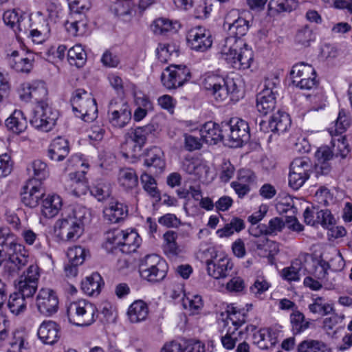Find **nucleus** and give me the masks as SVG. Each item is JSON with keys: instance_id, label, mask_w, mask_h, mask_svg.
Segmentation results:
<instances>
[{"instance_id": "nucleus-1", "label": "nucleus", "mask_w": 352, "mask_h": 352, "mask_svg": "<svg viewBox=\"0 0 352 352\" xmlns=\"http://www.w3.org/2000/svg\"><path fill=\"white\" fill-rule=\"evenodd\" d=\"M246 316L243 309L235 304L228 305L225 313L218 318V326L221 333V342L227 350H232L245 334L244 327Z\"/></svg>"}, {"instance_id": "nucleus-2", "label": "nucleus", "mask_w": 352, "mask_h": 352, "mask_svg": "<svg viewBox=\"0 0 352 352\" xmlns=\"http://www.w3.org/2000/svg\"><path fill=\"white\" fill-rule=\"evenodd\" d=\"M89 216V210L83 206H76L62 214L54 225L55 236L62 241H77L83 234Z\"/></svg>"}, {"instance_id": "nucleus-3", "label": "nucleus", "mask_w": 352, "mask_h": 352, "mask_svg": "<svg viewBox=\"0 0 352 352\" xmlns=\"http://www.w3.org/2000/svg\"><path fill=\"white\" fill-rule=\"evenodd\" d=\"M221 59L231 68L244 71L250 69L254 61V53L243 39L234 36L226 38L219 45Z\"/></svg>"}, {"instance_id": "nucleus-4", "label": "nucleus", "mask_w": 352, "mask_h": 352, "mask_svg": "<svg viewBox=\"0 0 352 352\" xmlns=\"http://www.w3.org/2000/svg\"><path fill=\"white\" fill-rule=\"evenodd\" d=\"M70 323L77 327H88L98 318V309L95 305L85 299L72 302L67 308Z\"/></svg>"}, {"instance_id": "nucleus-5", "label": "nucleus", "mask_w": 352, "mask_h": 352, "mask_svg": "<svg viewBox=\"0 0 352 352\" xmlns=\"http://www.w3.org/2000/svg\"><path fill=\"white\" fill-rule=\"evenodd\" d=\"M71 104L76 116L85 122L96 118L98 107L92 94L83 89H76L71 98Z\"/></svg>"}, {"instance_id": "nucleus-6", "label": "nucleus", "mask_w": 352, "mask_h": 352, "mask_svg": "<svg viewBox=\"0 0 352 352\" xmlns=\"http://www.w3.org/2000/svg\"><path fill=\"white\" fill-rule=\"evenodd\" d=\"M203 86L210 91L218 102L226 100L230 96L237 91L236 83L232 78H223L214 74H208L206 76Z\"/></svg>"}, {"instance_id": "nucleus-7", "label": "nucleus", "mask_w": 352, "mask_h": 352, "mask_svg": "<svg viewBox=\"0 0 352 352\" xmlns=\"http://www.w3.org/2000/svg\"><path fill=\"white\" fill-rule=\"evenodd\" d=\"M167 264L162 257L155 254H148L142 258L139 265V272L142 279L149 282L163 280L167 274Z\"/></svg>"}, {"instance_id": "nucleus-8", "label": "nucleus", "mask_w": 352, "mask_h": 352, "mask_svg": "<svg viewBox=\"0 0 352 352\" xmlns=\"http://www.w3.org/2000/svg\"><path fill=\"white\" fill-rule=\"evenodd\" d=\"M223 140L231 147L242 146L249 140L248 124L239 118H232L228 122L222 124Z\"/></svg>"}, {"instance_id": "nucleus-9", "label": "nucleus", "mask_w": 352, "mask_h": 352, "mask_svg": "<svg viewBox=\"0 0 352 352\" xmlns=\"http://www.w3.org/2000/svg\"><path fill=\"white\" fill-rule=\"evenodd\" d=\"M131 116L130 105L124 99L116 98L109 102L107 120L112 127L116 129L125 127L129 124Z\"/></svg>"}, {"instance_id": "nucleus-10", "label": "nucleus", "mask_w": 352, "mask_h": 352, "mask_svg": "<svg viewBox=\"0 0 352 352\" xmlns=\"http://www.w3.org/2000/svg\"><path fill=\"white\" fill-rule=\"evenodd\" d=\"M58 116L57 110L50 107L47 102H43L35 107L30 123L38 131L49 132L56 124Z\"/></svg>"}, {"instance_id": "nucleus-11", "label": "nucleus", "mask_w": 352, "mask_h": 352, "mask_svg": "<svg viewBox=\"0 0 352 352\" xmlns=\"http://www.w3.org/2000/svg\"><path fill=\"white\" fill-rule=\"evenodd\" d=\"M290 76L293 83L300 89L311 90L318 86L316 72L309 64L300 63L294 65Z\"/></svg>"}, {"instance_id": "nucleus-12", "label": "nucleus", "mask_w": 352, "mask_h": 352, "mask_svg": "<svg viewBox=\"0 0 352 352\" xmlns=\"http://www.w3.org/2000/svg\"><path fill=\"white\" fill-rule=\"evenodd\" d=\"M19 98L28 102L34 100L37 105L47 102L46 99L48 90L46 84L42 80H34L22 82L17 90Z\"/></svg>"}, {"instance_id": "nucleus-13", "label": "nucleus", "mask_w": 352, "mask_h": 352, "mask_svg": "<svg viewBox=\"0 0 352 352\" xmlns=\"http://www.w3.org/2000/svg\"><path fill=\"white\" fill-rule=\"evenodd\" d=\"M279 84L277 77H267L264 82L263 89L257 95L256 109L262 115L272 112L276 107L275 89Z\"/></svg>"}, {"instance_id": "nucleus-14", "label": "nucleus", "mask_w": 352, "mask_h": 352, "mask_svg": "<svg viewBox=\"0 0 352 352\" xmlns=\"http://www.w3.org/2000/svg\"><path fill=\"white\" fill-rule=\"evenodd\" d=\"M7 59L12 69L19 73L28 74L33 68L34 54L21 47L19 49L9 50Z\"/></svg>"}, {"instance_id": "nucleus-15", "label": "nucleus", "mask_w": 352, "mask_h": 352, "mask_svg": "<svg viewBox=\"0 0 352 352\" xmlns=\"http://www.w3.org/2000/svg\"><path fill=\"white\" fill-rule=\"evenodd\" d=\"M40 269L36 265H30L20 276L16 287L17 293L26 298H30L36 293L40 278Z\"/></svg>"}, {"instance_id": "nucleus-16", "label": "nucleus", "mask_w": 352, "mask_h": 352, "mask_svg": "<svg viewBox=\"0 0 352 352\" xmlns=\"http://www.w3.org/2000/svg\"><path fill=\"white\" fill-rule=\"evenodd\" d=\"M182 169L203 183L209 182L213 179L208 163L199 157H186L182 164Z\"/></svg>"}, {"instance_id": "nucleus-17", "label": "nucleus", "mask_w": 352, "mask_h": 352, "mask_svg": "<svg viewBox=\"0 0 352 352\" xmlns=\"http://www.w3.org/2000/svg\"><path fill=\"white\" fill-rule=\"evenodd\" d=\"M188 46L196 52H205L212 45V37L210 32L202 26L191 28L186 36Z\"/></svg>"}, {"instance_id": "nucleus-18", "label": "nucleus", "mask_w": 352, "mask_h": 352, "mask_svg": "<svg viewBox=\"0 0 352 352\" xmlns=\"http://www.w3.org/2000/svg\"><path fill=\"white\" fill-rule=\"evenodd\" d=\"M206 265L207 274L214 279L226 278L233 268L231 259L221 254L206 259Z\"/></svg>"}, {"instance_id": "nucleus-19", "label": "nucleus", "mask_w": 352, "mask_h": 352, "mask_svg": "<svg viewBox=\"0 0 352 352\" xmlns=\"http://www.w3.org/2000/svg\"><path fill=\"white\" fill-rule=\"evenodd\" d=\"M190 78V69L185 65L168 67L162 75V82L167 89H175L184 85Z\"/></svg>"}, {"instance_id": "nucleus-20", "label": "nucleus", "mask_w": 352, "mask_h": 352, "mask_svg": "<svg viewBox=\"0 0 352 352\" xmlns=\"http://www.w3.org/2000/svg\"><path fill=\"white\" fill-rule=\"evenodd\" d=\"M58 298L51 289L42 288L38 293L36 305L38 312L45 316H51L58 309Z\"/></svg>"}, {"instance_id": "nucleus-21", "label": "nucleus", "mask_w": 352, "mask_h": 352, "mask_svg": "<svg viewBox=\"0 0 352 352\" xmlns=\"http://www.w3.org/2000/svg\"><path fill=\"white\" fill-rule=\"evenodd\" d=\"M126 91L133 95L134 102L138 106L133 113V120L139 122L146 116L148 111L153 110V103L148 97L133 84L126 85Z\"/></svg>"}, {"instance_id": "nucleus-22", "label": "nucleus", "mask_w": 352, "mask_h": 352, "mask_svg": "<svg viewBox=\"0 0 352 352\" xmlns=\"http://www.w3.org/2000/svg\"><path fill=\"white\" fill-rule=\"evenodd\" d=\"M28 14L19 8H12L5 10L2 19L5 25L11 29L18 38L22 36L25 31V21Z\"/></svg>"}, {"instance_id": "nucleus-23", "label": "nucleus", "mask_w": 352, "mask_h": 352, "mask_svg": "<svg viewBox=\"0 0 352 352\" xmlns=\"http://www.w3.org/2000/svg\"><path fill=\"white\" fill-rule=\"evenodd\" d=\"M44 195L42 182L29 179L21 193V201L26 206L34 208L38 206Z\"/></svg>"}, {"instance_id": "nucleus-24", "label": "nucleus", "mask_w": 352, "mask_h": 352, "mask_svg": "<svg viewBox=\"0 0 352 352\" xmlns=\"http://www.w3.org/2000/svg\"><path fill=\"white\" fill-rule=\"evenodd\" d=\"M65 188L69 194L76 197L85 195L89 190L85 170L69 173L65 180Z\"/></svg>"}, {"instance_id": "nucleus-25", "label": "nucleus", "mask_w": 352, "mask_h": 352, "mask_svg": "<svg viewBox=\"0 0 352 352\" xmlns=\"http://www.w3.org/2000/svg\"><path fill=\"white\" fill-rule=\"evenodd\" d=\"M7 248V265L13 270H20L28 262L29 254L21 243H10Z\"/></svg>"}, {"instance_id": "nucleus-26", "label": "nucleus", "mask_w": 352, "mask_h": 352, "mask_svg": "<svg viewBox=\"0 0 352 352\" xmlns=\"http://www.w3.org/2000/svg\"><path fill=\"white\" fill-rule=\"evenodd\" d=\"M89 256V252L80 245H72L67 250V257L69 265L65 267L67 276H76L78 273L77 267L82 265L87 258Z\"/></svg>"}, {"instance_id": "nucleus-27", "label": "nucleus", "mask_w": 352, "mask_h": 352, "mask_svg": "<svg viewBox=\"0 0 352 352\" xmlns=\"http://www.w3.org/2000/svg\"><path fill=\"white\" fill-rule=\"evenodd\" d=\"M223 27L234 37L242 36L248 32L250 21L243 16H238L234 11L229 12L225 17Z\"/></svg>"}, {"instance_id": "nucleus-28", "label": "nucleus", "mask_w": 352, "mask_h": 352, "mask_svg": "<svg viewBox=\"0 0 352 352\" xmlns=\"http://www.w3.org/2000/svg\"><path fill=\"white\" fill-rule=\"evenodd\" d=\"M63 206L60 195L56 192L45 194L41 202V214L46 219H52L57 216Z\"/></svg>"}, {"instance_id": "nucleus-29", "label": "nucleus", "mask_w": 352, "mask_h": 352, "mask_svg": "<svg viewBox=\"0 0 352 352\" xmlns=\"http://www.w3.org/2000/svg\"><path fill=\"white\" fill-rule=\"evenodd\" d=\"M206 352V345L199 340L171 341L166 342L160 352Z\"/></svg>"}, {"instance_id": "nucleus-30", "label": "nucleus", "mask_w": 352, "mask_h": 352, "mask_svg": "<svg viewBox=\"0 0 352 352\" xmlns=\"http://www.w3.org/2000/svg\"><path fill=\"white\" fill-rule=\"evenodd\" d=\"M10 325L8 329V337L0 347L8 342V346L6 352H27L28 345V336L25 332L21 330H15L11 336L9 335Z\"/></svg>"}, {"instance_id": "nucleus-31", "label": "nucleus", "mask_w": 352, "mask_h": 352, "mask_svg": "<svg viewBox=\"0 0 352 352\" xmlns=\"http://www.w3.org/2000/svg\"><path fill=\"white\" fill-rule=\"evenodd\" d=\"M39 339L45 344H53L60 338V327L57 323L52 320L43 322L37 331Z\"/></svg>"}, {"instance_id": "nucleus-32", "label": "nucleus", "mask_w": 352, "mask_h": 352, "mask_svg": "<svg viewBox=\"0 0 352 352\" xmlns=\"http://www.w3.org/2000/svg\"><path fill=\"white\" fill-rule=\"evenodd\" d=\"M69 153L68 141L62 137H57L50 144L47 148V157L52 161H63Z\"/></svg>"}, {"instance_id": "nucleus-33", "label": "nucleus", "mask_w": 352, "mask_h": 352, "mask_svg": "<svg viewBox=\"0 0 352 352\" xmlns=\"http://www.w3.org/2000/svg\"><path fill=\"white\" fill-rule=\"evenodd\" d=\"M7 130L14 134L19 135L28 128V121L25 113L20 109L14 110L5 120Z\"/></svg>"}, {"instance_id": "nucleus-34", "label": "nucleus", "mask_w": 352, "mask_h": 352, "mask_svg": "<svg viewBox=\"0 0 352 352\" xmlns=\"http://www.w3.org/2000/svg\"><path fill=\"white\" fill-rule=\"evenodd\" d=\"M144 164L155 169V174H160L165 170L166 160L163 151L159 147H153L148 151Z\"/></svg>"}, {"instance_id": "nucleus-35", "label": "nucleus", "mask_w": 352, "mask_h": 352, "mask_svg": "<svg viewBox=\"0 0 352 352\" xmlns=\"http://www.w3.org/2000/svg\"><path fill=\"white\" fill-rule=\"evenodd\" d=\"M120 250L126 254L135 252L142 243V239L134 229L123 230Z\"/></svg>"}, {"instance_id": "nucleus-36", "label": "nucleus", "mask_w": 352, "mask_h": 352, "mask_svg": "<svg viewBox=\"0 0 352 352\" xmlns=\"http://www.w3.org/2000/svg\"><path fill=\"white\" fill-rule=\"evenodd\" d=\"M181 28L180 23L176 20L165 17H160L154 20L151 25L152 32L156 35L167 33H175Z\"/></svg>"}, {"instance_id": "nucleus-37", "label": "nucleus", "mask_w": 352, "mask_h": 352, "mask_svg": "<svg viewBox=\"0 0 352 352\" xmlns=\"http://www.w3.org/2000/svg\"><path fill=\"white\" fill-rule=\"evenodd\" d=\"M127 207L116 201L110 202L103 210L104 217L108 221L116 223L124 219L127 215Z\"/></svg>"}, {"instance_id": "nucleus-38", "label": "nucleus", "mask_w": 352, "mask_h": 352, "mask_svg": "<svg viewBox=\"0 0 352 352\" xmlns=\"http://www.w3.org/2000/svg\"><path fill=\"white\" fill-rule=\"evenodd\" d=\"M199 133L203 142L209 144H215L223 139L222 129L213 122H206L199 129Z\"/></svg>"}, {"instance_id": "nucleus-39", "label": "nucleus", "mask_w": 352, "mask_h": 352, "mask_svg": "<svg viewBox=\"0 0 352 352\" xmlns=\"http://www.w3.org/2000/svg\"><path fill=\"white\" fill-rule=\"evenodd\" d=\"M103 285L102 276L96 272L86 276L81 282L82 292L91 296H98Z\"/></svg>"}, {"instance_id": "nucleus-40", "label": "nucleus", "mask_w": 352, "mask_h": 352, "mask_svg": "<svg viewBox=\"0 0 352 352\" xmlns=\"http://www.w3.org/2000/svg\"><path fill=\"white\" fill-rule=\"evenodd\" d=\"M118 184L125 190H132L138 184V177L135 171L130 168H120L117 174Z\"/></svg>"}, {"instance_id": "nucleus-41", "label": "nucleus", "mask_w": 352, "mask_h": 352, "mask_svg": "<svg viewBox=\"0 0 352 352\" xmlns=\"http://www.w3.org/2000/svg\"><path fill=\"white\" fill-rule=\"evenodd\" d=\"M177 234L174 231H168L163 235L162 248L168 257H176L182 254V248L177 243Z\"/></svg>"}, {"instance_id": "nucleus-42", "label": "nucleus", "mask_w": 352, "mask_h": 352, "mask_svg": "<svg viewBox=\"0 0 352 352\" xmlns=\"http://www.w3.org/2000/svg\"><path fill=\"white\" fill-rule=\"evenodd\" d=\"M148 314V307L146 303L142 300H135L129 307L127 316L132 323H138L146 319Z\"/></svg>"}, {"instance_id": "nucleus-43", "label": "nucleus", "mask_w": 352, "mask_h": 352, "mask_svg": "<svg viewBox=\"0 0 352 352\" xmlns=\"http://www.w3.org/2000/svg\"><path fill=\"white\" fill-rule=\"evenodd\" d=\"M25 25L26 30L22 34H27L28 30H51L49 21L45 18L41 11L28 15Z\"/></svg>"}, {"instance_id": "nucleus-44", "label": "nucleus", "mask_w": 352, "mask_h": 352, "mask_svg": "<svg viewBox=\"0 0 352 352\" xmlns=\"http://www.w3.org/2000/svg\"><path fill=\"white\" fill-rule=\"evenodd\" d=\"M313 89L314 93L306 97L309 110L318 111L324 109L328 104L327 97L324 91L318 87Z\"/></svg>"}, {"instance_id": "nucleus-45", "label": "nucleus", "mask_w": 352, "mask_h": 352, "mask_svg": "<svg viewBox=\"0 0 352 352\" xmlns=\"http://www.w3.org/2000/svg\"><path fill=\"white\" fill-rule=\"evenodd\" d=\"M290 126L289 115L283 111H277L269 120V127L272 131L284 133L287 131Z\"/></svg>"}, {"instance_id": "nucleus-46", "label": "nucleus", "mask_w": 352, "mask_h": 352, "mask_svg": "<svg viewBox=\"0 0 352 352\" xmlns=\"http://www.w3.org/2000/svg\"><path fill=\"white\" fill-rule=\"evenodd\" d=\"M351 123L350 117L344 110H340L337 119L331 122L328 127V132L331 137L342 135Z\"/></svg>"}, {"instance_id": "nucleus-47", "label": "nucleus", "mask_w": 352, "mask_h": 352, "mask_svg": "<svg viewBox=\"0 0 352 352\" xmlns=\"http://www.w3.org/2000/svg\"><path fill=\"white\" fill-rule=\"evenodd\" d=\"M317 162L316 164V169H320L322 174H326L329 172V166L327 163L333 156H335L331 148L324 145L318 148L315 154Z\"/></svg>"}, {"instance_id": "nucleus-48", "label": "nucleus", "mask_w": 352, "mask_h": 352, "mask_svg": "<svg viewBox=\"0 0 352 352\" xmlns=\"http://www.w3.org/2000/svg\"><path fill=\"white\" fill-rule=\"evenodd\" d=\"M67 61L69 65L76 67H82L87 61L86 52L80 44H76L69 49H67Z\"/></svg>"}, {"instance_id": "nucleus-49", "label": "nucleus", "mask_w": 352, "mask_h": 352, "mask_svg": "<svg viewBox=\"0 0 352 352\" xmlns=\"http://www.w3.org/2000/svg\"><path fill=\"white\" fill-rule=\"evenodd\" d=\"M308 309L311 313L320 316L331 314L334 310L333 304L327 302L321 296L312 298L311 302L308 305Z\"/></svg>"}, {"instance_id": "nucleus-50", "label": "nucleus", "mask_w": 352, "mask_h": 352, "mask_svg": "<svg viewBox=\"0 0 352 352\" xmlns=\"http://www.w3.org/2000/svg\"><path fill=\"white\" fill-rule=\"evenodd\" d=\"M155 127L152 124H147L131 129L126 135V139L138 143L144 146L146 144L147 136L154 131Z\"/></svg>"}, {"instance_id": "nucleus-51", "label": "nucleus", "mask_w": 352, "mask_h": 352, "mask_svg": "<svg viewBox=\"0 0 352 352\" xmlns=\"http://www.w3.org/2000/svg\"><path fill=\"white\" fill-rule=\"evenodd\" d=\"M89 168L87 159L80 153L72 155L66 162L65 165V172L81 171L85 170V173Z\"/></svg>"}, {"instance_id": "nucleus-52", "label": "nucleus", "mask_w": 352, "mask_h": 352, "mask_svg": "<svg viewBox=\"0 0 352 352\" xmlns=\"http://www.w3.org/2000/svg\"><path fill=\"white\" fill-rule=\"evenodd\" d=\"M331 149L336 157L345 158L350 153L351 148L344 135L331 137Z\"/></svg>"}, {"instance_id": "nucleus-53", "label": "nucleus", "mask_w": 352, "mask_h": 352, "mask_svg": "<svg viewBox=\"0 0 352 352\" xmlns=\"http://www.w3.org/2000/svg\"><path fill=\"white\" fill-rule=\"evenodd\" d=\"M245 228V222L243 219L234 217L230 223L225 225L222 228L216 231V234L219 238L230 237L234 232H239Z\"/></svg>"}, {"instance_id": "nucleus-54", "label": "nucleus", "mask_w": 352, "mask_h": 352, "mask_svg": "<svg viewBox=\"0 0 352 352\" xmlns=\"http://www.w3.org/2000/svg\"><path fill=\"white\" fill-rule=\"evenodd\" d=\"M28 171L30 175L34 177L32 179H36L41 182L50 175L47 164L40 160H34L28 167Z\"/></svg>"}, {"instance_id": "nucleus-55", "label": "nucleus", "mask_w": 352, "mask_h": 352, "mask_svg": "<svg viewBox=\"0 0 352 352\" xmlns=\"http://www.w3.org/2000/svg\"><path fill=\"white\" fill-rule=\"evenodd\" d=\"M156 52L158 59L162 63H166L178 56V46L174 43H160Z\"/></svg>"}, {"instance_id": "nucleus-56", "label": "nucleus", "mask_w": 352, "mask_h": 352, "mask_svg": "<svg viewBox=\"0 0 352 352\" xmlns=\"http://www.w3.org/2000/svg\"><path fill=\"white\" fill-rule=\"evenodd\" d=\"M67 32L73 36H82L87 33V22L84 16L78 20L69 19L65 23Z\"/></svg>"}, {"instance_id": "nucleus-57", "label": "nucleus", "mask_w": 352, "mask_h": 352, "mask_svg": "<svg viewBox=\"0 0 352 352\" xmlns=\"http://www.w3.org/2000/svg\"><path fill=\"white\" fill-rule=\"evenodd\" d=\"M25 298L17 292H14L10 295L8 307L12 314L19 316L26 310L27 303Z\"/></svg>"}, {"instance_id": "nucleus-58", "label": "nucleus", "mask_w": 352, "mask_h": 352, "mask_svg": "<svg viewBox=\"0 0 352 352\" xmlns=\"http://www.w3.org/2000/svg\"><path fill=\"white\" fill-rule=\"evenodd\" d=\"M143 147L126 138L124 143L122 145V154L125 158L130 159L131 162H135L141 156Z\"/></svg>"}, {"instance_id": "nucleus-59", "label": "nucleus", "mask_w": 352, "mask_h": 352, "mask_svg": "<svg viewBox=\"0 0 352 352\" xmlns=\"http://www.w3.org/2000/svg\"><path fill=\"white\" fill-rule=\"evenodd\" d=\"M254 243L257 250H261L264 256H274L279 252L278 243L265 237L257 239Z\"/></svg>"}, {"instance_id": "nucleus-60", "label": "nucleus", "mask_w": 352, "mask_h": 352, "mask_svg": "<svg viewBox=\"0 0 352 352\" xmlns=\"http://www.w3.org/2000/svg\"><path fill=\"white\" fill-rule=\"evenodd\" d=\"M140 179L144 190L150 197L154 198L156 201H159L160 199V192L157 187L155 179L146 173L142 174Z\"/></svg>"}, {"instance_id": "nucleus-61", "label": "nucleus", "mask_w": 352, "mask_h": 352, "mask_svg": "<svg viewBox=\"0 0 352 352\" xmlns=\"http://www.w3.org/2000/svg\"><path fill=\"white\" fill-rule=\"evenodd\" d=\"M49 23H56L63 16V9L60 3L48 2L45 10L41 11Z\"/></svg>"}, {"instance_id": "nucleus-62", "label": "nucleus", "mask_w": 352, "mask_h": 352, "mask_svg": "<svg viewBox=\"0 0 352 352\" xmlns=\"http://www.w3.org/2000/svg\"><path fill=\"white\" fill-rule=\"evenodd\" d=\"M246 287L244 280L239 276H234L230 279L226 284H222L219 287V290L222 292L240 293Z\"/></svg>"}, {"instance_id": "nucleus-63", "label": "nucleus", "mask_w": 352, "mask_h": 352, "mask_svg": "<svg viewBox=\"0 0 352 352\" xmlns=\"http://www.w3.org/2000/svg\"><path fill=\"white\" fill-rule=\"evenodd\" d=\"M122 232L123 230L116 229L109 230L106 233L104 246L107 250L110 251L116 248H121Z\"/></svg>"}, {"instance_id": "nucleus-64", "label": "nucleus", "mask_w": 352, "mask_h": 352, "mask_svg": "<svg viewBox=\"0 0 352 352\" xmlns=\"http://www.w3.org/2000/svg\"><path fill=\"white\" fill-rule=\"evenodd\" d=\"M184 307L192 314L199 312L204 306V302L201 296L198 294H188L183 298Z\"/></svg>"}]
</instances>
